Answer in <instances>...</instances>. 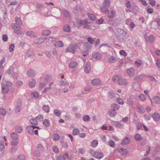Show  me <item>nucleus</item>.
<instances>
[{
	"instance_id": "obj_8",
	"label": "nucleus",
	"mask_w": 160,
	"mask_h": 160,
	"mask_svg": "<svg viewBox=\"0 0 160 160\" xmlns=\"http://www.w3.org/2000/svg\"><path fill=\"white\" fill-rule=\"evenodd\" d=\"M144 38L147 42H153L155 40L154 37L152 35H150L149 36L145 35Z\"/></svg>"
},
{
	"instance_id": "obj_29",
	"label": "nucleus",
	"mask_w": 160,
	"mask_h": 160,
	"mask_svg": "<svg viewBox=\"0 0 160 160\" xmlns=\"http://www.w3.org/2000/svg\"><path fill=\"white\" fill-rule=\"evenodd\" d=\"M127 152V150L125 148H121L119 150V153L123 155L126 154Z\"/></svg>"
},
{
	"instance_id": "obj_59",
	"label": "nucleus",
	"mask_w": 160,
	"mask_h": 160,
	"mask_svg": "<svg viewBox=\"0 0 160 160\" xmlns=\"http://www.w3.org/2000/svg\"><path fill=\"white\" fill-rule=\"evenodd\" d=\"M7 73L9 74H11L13 75L14 74V72H13V69L12 68H11L8 69L7 70Z\"/></svg>"
},
{
	"instance_id": "obj_64",
	"label": "nucleus",
	"mask_w": 160,
	"mask_h": 160,
	"mask_svg": "<svg viewBox=\"0 0 160 160\" xmlns=\"http://www.w3.org/2000/svg\"><path fill=\"white\" fill-rule=\"evenodd\" d=\"M6 111L4 109L0 108V113L3 116H5L6 114Z\"/></svg>"
},
{
	"instance_id": "obj_55",
	"label": "nucleus",
	"mask_w": 160,
	"mask_h": 160,
	"mask_svg": "<svg viewBox=\"0 0 160 160\" xmlns=\"http://www.w3.org/2000/svg\"><path fill=\"white\" fill-rule=\"evenodd\" d=\"M108 144L110 147L114 148L115 147V143L112 140H110L108 142Z\"/></svg>"
},
{
	"instance_id": "obj_38",
	"label": "nucleus",
	"mask_w": 160,
	"mask_h": 160,
	"mask_svg": "<svg viewBox=\"0 0 160 160\" xmlns=\"http://www.w3.org/2000/svg\"><path fill=\"white\" fill-rule=\"evenodd\" d=\"M52 138L54 141H57L59 140L60 138V136L58 134L55 133L52 135Z\"/></svg>"
},
{
	"instance_id": "obj_35",
	"label": "nucleus",
	"mask_w": 160,
	"mask_h": 160,
	"mask_svg": "<svg viewBox=\"0 0 160 160\" xmlns=\"http://www.w3.org/2000/svg\"><path fill=\"white\" fill-rule=\"evenodd\" d=\"M42 109L43 111L47 113H48L49 112L50 108L48 105H43L42 107Z\"/></svg>"
},
{
	"instance_id": "obj_20",
	"label": "nucleus",
	"mask_w": 160,
	"mask_h": 160,
	"mask_svg": "<svg viewBox=\"0 0 160 160\" xmlns=\"http://www.w3.org/2000/svg\"><path fill=\"white\" fill-rule=\"evenodd\" d=\"M108 114L111 117H114L116 115L117 112L113 109H110L109 111Z\"/></svg>"
},
{
	"instance_id": "obj_57",
	"label": "nucleus",
	"mask_w": 160,
	"mask_h": 160,
	"mask_svg": "<svg viewBox=\"0 0 160 160\" xmlns=\"http://www.w3.org/2000/svg\"><path fill=\"white\" fill-rule=\"evenodd\" d=\"M81 10L80 8L78 7H76L75 8L73 11L74 13L76 14H78L80 12V10Z\"/></svg>"
},
{
	"instance_id": "obj_33",
	"label": "nucleus",
	"mask_w": 160,
	"mask_h": 160,
	"mask_svg": "<svg viewBox=\"0 0 160 160\" xmlns=\"http://www.w3.org/2000/svg\"><path fill=\"white\" fill-rule=\"evenodd\" d=\"M53 113L56 116L59 117L61 116V112L60 110L57 109H55L54 110Z\"/></svg>"
},
{
	"instance_id": "obj_21",
	"label": "nucleus",
	"mask_w": 160,
	"mask_h": 160,
	"mask_svg": "<svg viewBox=\"0 0 160 160\" xmlns=\"http://www.w3.org/2000/svg\"><path fill=\"white\" fill-rule=\"evenodd\" d=\"M152 118L155 121H158L160 118V115L158 113H155L152 115Z\"/></svg>"
},
{
	"instance_id": "obj_56",
	"label": "nucleus",
	"mask_w": 160,
	"mask_h": 160,
	"mask_svg": "<svg viewBox=\"0 0 160 160\" xmlns=\"http://www.w3.org/2000/svg\"><path fill=\"white\" fill-rule=\"evenodd\" d=\"M55 46H57L59 47H62L63 46L62 42L60 41L57 42L55 45Z\"/></svg>"
},
{
	"instance_id": "obj_61",
	"label": "nucleus",
	"mask_w": 160,
	"mask_h": 160,
	"mask_svg": "<svg viewBox=\"0 0 160 160\" xmlns=\"http://www.w3.org/2000/svg\"><path fill=\"white\" fill-rule=\"evenodd\" d=\"M135 65L137 67H140L142 64V62L141 60L136 61L135 62Z\"/></svg>"
},
{
	"instance_id": "obj_7",
	"label": "nucleus",
	"mask_w": 160,
	"mask_h": 160,
	"mask_svg": "<svg viewBox=\"0 0 160 160\" xmlns=\"http://www.w3.org/2000/svg\"><path fill=\"white\" fill-rule=\"evenodd\" d=\"M35 128L40 129L38 126H27L26 128V129L28 133L31 135L33 134V130Z\"/></svg>"
},
{
	"instance_id": "obj_22",
	"label": "nucleus",
	"mask_w": 160,
	"mask_h": 160,
	"mask_svg": "<svg viewBox=\"0 0 160 160\" xmlns=\"http://www.w3.org/2000/svg\"><path fill=\"white\" fill-rule=\"evenodd\" d=\"M144 75L143 74H142L139 75H137L134 77V79L135 80L138 82H140L142 80L143 76H144Z\"/></svg>"
},
{
	"instance_id": "obj_19",
	"label": "nucleus",
	"mask_w": 160,
	"mask_h": 160,
	"mask_svg": "<svg viewBox=\"0 0 160 160\" xmlns=\"http://www.w3.org/2000/svg\"><path fill=\"white\" fill-rule=\"evenodd\" d=\"M92 57L93 58L97 59H100L102 57L100 53L98 52H94L92 54Z\"/></svg>"
},
{
	"instance_id": "obj_43",
	"label": "nucleus",
	"mask_w": 160,
	"mask_h": 160,
	"mask_svg": "<svg viewBox=\"0 0 160 160\" xmlns=\"http://www.w3.org/2000/svg\"><path fill=\"white\" fill-rule=\"evenodd\" d=\"M88 15L89 18L92 20L94 21L96 18L95 16L93 14L88 13Z\"/></svg>"
},
{
	"instance_id": "obj_16",
	"label": "nucleus",
	"mask_w": 160,
	"mask_h": 160,
	"mask_svg": "<svg viewBox=\"0 0 160 160\" xmlns=\"http://www.w3.org/2000/svg\"><path fill=\"white\" fill-rule=\"evenodd\" d=\"M130 142V139L129 138L127 137L125 138L123 140L122 142L121 143L122 145H127Z\"/></svg>"
},
{
	"instance_id": "obj_10",
	"label": "nucleus",
	"mask_w": 160,
	"mask_h": 160,
	"mask_svg": "<svg viewBox=\"0 0 160 160\" xmlns=\"http://www.w3.org/2000/svg\"><path fill=\"white\" fill-rule=\"evenodd\" d=\"M27 74L29 77H33L35 76L36 73L34 70L30 69L27 72Z\"/></svg>"
},
{
	"instance_id": "obj_30",
	"label": "nucleus",
	"mask_w": 160,
	"mask_h": 160,
	"mask_svg": "<svg viewBox=\"0 0 160 160\" xmlns=\"http://www.w3.org/2000/svg\"><path fill=\"white\" fill-rule=\"evenodd\" d=\"M138 111L141 113H143L145 112V109L142 106H139L137 108Z\"/></svg>"
},
{
	"instance_id": "obj_25",
	"label": "nucleus",
	"mask_w": 160,
	"mask_h": 160,
	"mask_svg": "<svg viewBox=\"0 0 160 160\" xmlns=\"http://www.w3.org/2000/svg\"><path fill=\"white\" fill-rule=\"evenodd\" d=\"M111 106L112 108L111 109L115 111L118 109L119 108V106L118 104L115 103H112Z\"/></svg>"
},
{
	"instance_id": "obj_63",
	"label": "nucleus",
	"mask_w": 160,
	"mask_h": 160,
	"mask_svg": "<svg viewBox=\"0 0 160 160\" xmlns=\"http://www.w3.org/2000/svg\"><path fill=\"white\" fill-rule=\"evenodd\" d=\"M61 146L64 148H67L68 147V145L66 142L62 141L61 142Z\"/></svg>"
},
{
	"instance_id": "obj_3",
	"label": "nucleus",
	"mask_w": 160,
	"mask_h": 160,
	"mask_svg": "<svg viewBox=\"0 0 160 160\" xmlns=\"http://www.w3.org/2000/svg\"><path fill=\"white\" fill-rule=\"evenodd\" d=\"M110 5L109 0H104L102 3V6L101 8V11L104 13H106L109 11L108 8Z\"/></svg>"
},
{
	"instance_id": "obj_54",
	"label": "nucleus",
	"mask_w": 160,
	"mask_h": 160,
	"mask_svg": "<svg viewBox=\"0 0 160 160\" xmlns=\"http://www.w3.org/2000/svg\"><path fill=\"white\" fill-rule=\"evenodd\" d=\"M16 131L18 133H21L22 131V127L20 126H17L16 127Z\"/></svg>"
},
{
	"instance_id": "obj_14",
	"label": "nucleus",
	"mask_w": 160,
	"mask_h": 160,
	"mask_svg": "<svg viewBox=\"0 0 160 160\" xmlns=\"http://www.w3.org/2000/svg\"><path fill=\"white\" fill-rule=\"evenodd\" d=\"M127 72L130 76H133L135 73V70L134 68H131L130 69H127Z\"/></svg>"
},
{
	"instance_id": "obj_58",
	"label": "nucleus",
	"mask_w": 160,
	"mask_h": 160,
	"mask_svg": "<svg viewBox=\"0 0 160 160\" xmlns=\"http://www.w3.org/2000/svg\"><path fill=\"white\" fill-rule=\"evenodd\" d=\"M139 99L142 101H144L146 100V96L143 94H141L139 96Z\"/></svg>"
},
{
	"instance_id": "obj_26",
	"label": "nucleus",
	"mask_w": 160,
	"mask_h": 160,
	"mask_svg": "<svg viewBox=\"0 0 160 160\" xmlns=\"http://www.w3.org/2000/svg\"><path fill=\"white\" fill-rule=\"evenodd\" d=\"M62 14L63 15L66 17H69L70 13L69 12L66 10H62L61 11Z\"/></svg>"
},
{
	"instance_id": "obj_2",
	"label": "nucleus",
	"mask_w": 160,
	"mask_h": 160,
	"mask_svg": "<svg viewBox=\"0 0 160 160\" xmlns=\"http://www.w3.org/2000/svg\"><path fill=\"white\" fill-rule=\"evenodd\" d=\"M89 152L94 157L100 159L104 156L103 153L101 151L98 150L95 151L93 149H91L89 150Z\"/></svg>"
},
{
	"instance_id": "obj_36",
	"label": "nucleus",
	"mask_w": 160,
	"mask_h": 160,
	"mask_svg": "<svg viewBox=\"0 0 160 160\" xmlns=\"http://www.w3.org/2000/svg\"><path fill=\"white\" fill-rule=\"evenodd\" d=\"M115 14V12L114 11H110L108 13V18H112L114 17Z\"/></svg>"
},
{
	"instance_id": "obj_45",
	"label": "nucleus",
	"mask_w": 160,
	"mask_h": 160,
	"mask_svg": "<svg viewBox=\"0 0 160 160\" xmlns=\"http://www.w3.org/2000/svg\"><path fill=\"white\" fill-rule=\"evenodd\" d=\"M82 120L84 122H88L90 120V117L88 115H85L82 118Z\"/></svg>"
},
{
	"instance_id": "obj_1",
	"label": "nucleus",
	"mask_w": 160,
	"mask_h": 160,
	"mask_svg": "<svg viewBox=\"0 0 160 160\" xmlns=\"http://www.w3.org/2000/svg\"><path fill=\"white\" fill-rule=\"evenodd\" d=\"M112 80L114 82H117L119 84L121 85L126 86L129 84V82L127 80L122 78V77L119 74L114 76Z\"/></svg>"
},
{
	"instance_id": "obj_31",
	"label": "nucleus",
	"mask_w": 160,
	"mask_h": 160,
	"mask_svg": "<svg viewBox=\"0 0 160 160\" xmlns=\"http://www.w3.org/2000/svg\"><path fill=\"white\" fill-rule=\"evenodd\" d=\"M26 34L27 36L30 37H35L36 36L35 32L32 31H27L26 32Z\"/></svg>"
},
{
	"instance_id": "obj_42",
	"label": "nucleus",
	"mask_w": 160,
	"mask_h": 160,
	"mask_svg": "<svg viewBox=\"0 0 160 160\" xmlns=\"http://www.w3.org/2000/svg\"><path fill=\"white\" fill-rule=\"evenodd\" d=\"M39 93L37 92H32L31 94V97L32 98H37L39 97Z\"/></svg>"
},
{
	"instance_id": "obj_52",
	"label": "nucleus",
	"mask_w": 160,
	"mask_h": 160,
	"mask_svg": "<svg viewBox=\"0 0 160 160\" xmlns=\"http://www.w3.org/2000/svg\"><path fill=\"white\" fill-rule=\"evenodd\" d=\"M135 138L137 141H140L141 139V136L140 134H137L135 135Z\"/></svg>"
},
{
	"instance_id": "obj_41",
	"label": "nucleus",
	"mask_w": 160,
	"mask_h": 160,
	"mask_svg": "<svg viewBox=\"0 0 160 160\" xmlns=\"http://www.w3.org/2000/svg\"><path fill=\"white\" fill-rule=\"evenodd\" d=\"M66 52H71L72 53H74L75 52V50L72 47H69L67 48L66 50Z\"/></svg>"
},
{
	"instance_id": "obj_44",
	"label": "nucleus",
	"mask_w": 160,
	"mask_h": 160,
	"mask_svg": "<svg viewBox=\"0 0 160 160\" xmlns=\"http://www.w3.org/2000/svg\"><path fill=\"white\" fill-rule=\"evenodd\" d=\"M30 122L31 124L33 125H37L38 124V121L36 118L35 119H31L30 120Z\"/></svg>"
},
{
	"instance_id": "obj_17",
	"label": "nucleus",
	"mask_w": 160,
	"mask_h": 160,
	"mask_svg": "<svg viewBox=\"0 0 160 160\" xmlns=\"http://www.w3.org/2000/svg\"><path fill=\"white\" fill-rule=\"evenodd\" d=\"M118 59L114 56H111L108 59V62L109 63H115L117 62Z\"/></svg>"
},
{
	"instance_id": "obj_50",
	"label": "nucleus",
	"mask_w": 160,
	"mask_h": 160,
	"mask_svg": "<svg viewBox=\"0 0 160 160\" xmlns=\"http://www.w3.org/2000/svg\"><path fill=\"white\" fill-rule=\"evenodd\" d=\"M87 41L89 42L90 44H93L94 43L95 38L91 37H88L87 38Z\"/></svg>"
},
{
	"instance_id": "obj_34",
	"label": "nucleus",
	"mask_w": 160,
	"mask_h": 160,
	"mask_svg": "<svg viewBox=\"0 0 160 160\" xmlns=\"http://www.w3.org/2000/svg\"><path fill=\"white\" fill-rule=\"evenodd\" d=\"M43 124L46 127H49L50 125V122L49 120L47 119H45L43 121Z\"/></svg>"
},
{
	"instance_id": "obj_60",
	"label": "nucleus",
	"mask_w": 160,
	"mask_h": 160,
	"mask_svg": "<svg viewBox=\"0 0 160 160\" xmlns=\"http://www.w3.org/2000/svg\"><path fill=\"white\" fill-rule=\"evenodd\" d=\"M147 78L148 79V80L152 81H156V79L154 77H153L151 75H149L147 77Z\"/></svg>"
},
{
	"instance_id": "obj_46",
	"label": "nucleus",
	"mask_w": 160,
	"mask_h": 160,
	"mask_svg": "<svg viewBox=\"0 0 160 160\" xmlns=\"http://www.w3.org/2000/svg\"><path fill=\"white\" fill-rule=\"evenodd\" d=\"M33 54V50L29 49L27 52V55L28 57H29Z\"/></svg>"
},
{
	"instance_id": "obj_62",
	"label": "nucleus",
	"mask_w": 160,
	"mask_h": 160,
	"mask_svg": "<svg viewBox=\"0 0 160 160\" xmlns=\"http://www.w3.org/2000/svg\"><path fill=\"white\" fill-rule=\"evenodd\" d=\"M52 150L56 153H58L59 152V149L56 146H53L52 147Z\"/></svg>"
},
{
	"instance_id": "obj_51",
	"label": "nucleus",
	"mask_w": 160,
	"mask_h": 160,
	"mask_svg": "<svg viewBox=\"0 0 160 160\" xmlns=\"http://www.w3.org/2000/svg\"><path fill=\"white\" fill-rule=\"evenodd\" d=\"M117 102L119 104L123 105L124 103V101L120 98H118L117 99Z\"/></svg>"
},
{
	"instance_id": "obj_23",
	"label": "nucleus",
	"mask_w": 160,
	"mask_h": 160,
	"mask_svg": "<svg viewBox=\"0 0 160 160\" xmlns=\"http://www.w3.org/2000/svg\"><path fill=\"white\" fill-rule=\"evenodd\" d=\"M11 137L13 140H18V136L16 133L12 132L11 135Z\"/></svg>"
},
{
	"instance_id": "obj_11",
	"label": "nucleus",
	"mask_w": 160,
	"mask_h": 160,
	"mask_svg": "<svg viewBox=\"0 0 160 160\" xmlns=\"http://www.w3.org/2000/svg\"><path fill=\"white\" fill-rule=\"evenodd\" d=\"M84 70L85 72L87 73L90 72L91 70L90 63L89 62H87L84 68Z\"/></svg>"
},
{
	"instance_id": "obj_13",
	"label": "nucleus",
	"mask_w": 160,
	"mask_h": 160,
	"mask_svg": "<svg viewBox=\"0 0 160 160\" xmlns=\"http://www.w3.org/2000/svg\"><path fill=\"white\" fill-rule=\"evenodd\" d=\"M46 39V38L42 39L36 38L34 40V42L35 44L40 45L44 42Z\"/></svg>"
},
{
	"instance_id": "obj_37",
	"label": "nucleus",
	"mask_w": 160,
	"mask_h": 160,
	"mask_svg": "<svg viewBox=\"0 0 160 160\" xmlns=\"http://www.w3.org/2000/svg\"><path fill=\"white\" fill-rule=\"evenodd\" d=\"M51 32L49 30H43L42 32V35L43 36L48 35L50 34Z\"/></svg>"
},
{
	"instance_id": "obj_18",
	"label": "nucleus",
	"mask_w": 160,
	"mask_h": 160,
	"mask_svg": "<svg viewBox=\"0 0 160 160\" xmlns=\"http://www.w3.org/2000/svg\"><path fill=\"white\" fill-rule=\"evenodd\" d=\"M101 81L98 79H94L92 80L91 82V83L93 85H96L98 84H100L101 83Z\"/></svg>"
},
{
	"instance_id": "obj_12",
	"label": "nucleus",
	"mask_w": 160,
	"mask_h": 160,
	"mask_svg": "<svg viewBox=\"0 0 160 160\" xmlns=\"http://www.w3.org/2000/svg\"><path fill=\"white\" fill-rule=\"evenodd\" d=\"M36 83V81L33 79L30 80L28 82L29 86L31 88H33L35 86Z\"/></svg>"
},
{
	"instance_id": "obj_28",
	"label": "nucleus",
	"mask_w": 160,
	"mask_h": 160,
	"mask_svg": "<svg viewBox=\"0 0 160 160\" xmlns=\"http://www.w3.org/2000/svg\"><path fill=\"white\" fill-rule=\"evenodd\" d=\"M60 85L62 86L67 87L69 85L68 82L66 81H64L62 80H61L60 81Z\"/></svg>"
},
{
	"instance_id": "obj_49",
	"label": "nucleus",
	"mask_w": 160,
	"mask_h": 160,
	"mask_svg": "<svg viewBox=\"0 0 160 160\" xmlns=\"http://www.w3.org/2000/svg\"><path fill=\"white\" fill-rule=\"evenodd\" d=\"M127 102L129 105H132L133 104V101L132 99L128 98L127 99Z\"/></svg>"
},
{
	"instance_id": "obj_6",
	"label": "nucleus",
	"mask_w": 160,
	"mask_h": 160,
	"mask_svg": "<svg viewBox=\"0 0 160 160\" xmlns=\"http://www.w3.org/2000/svg\"><path fill=\"white\" fill-rule=\"evenodd\" d=\"M11 83L8 82L4 84L2 88V92L4 94H7L9 91V87L11 86Z\"/></svg>"
},
{
	"instance_id": "obj_47",
	"label": "nucleus",
	"mask_w": 160,
	"mask_h": 160,
	"mask_svg": "<svg viewBox=\"0 0 160 160\" xmlns=\"http://www.w3.org/2000/svg\"><path fill=\"white\" fill-rule=\"evenodd\" d=\"M26 157L24 155L22 154L19 156L16 160H25Z\"/></svg>"
},
{
	"instance_id": "obj_27",
	"label": "nucleus",
	"mask_w": 160,
	"mask_h": 160,
	"mask_svg": "<svg viewBox=\"0 0 160 160\" xmlns=\"http://www.w3.org/2000/svg\"><path fill=\"white\" fill-rule=\"evenodd\" d=\"M64 31L69 32L71 31L70 26L67 24L64 25L63 28Z\"/></svg>"
},
{
	"instance_id": "obj_48",
	"label": "nucleus",
	"mask_w": 160,
	"mask_h": 160,
	"mask_svg": "<svg viewBox=\"0 0 160 160\" xmlns=\"http://www.w3.org/2000/svg\"><path fill=\"white\" fill-rule=\"evenodd\" d=\"M153 100L156 103L158 104L160 103V97L156 96L153 98Z\"/></svg>"
},
{
	"instance_id": "obj_24",
	"label": "nucleus",
	"mask_w": 160,
	"mask_h": 160,
	"mask_svg": "<svg viewBox=\"0 0 160 160\" xmlns=\"http://www.w3.org/2000/svg\"><path fill=\"white\" fill-rule=\"evenodd\" d=\"M37 149L38 151L42 152L44 151V148L43 146L40 144H38L37 146Z\"/></svg>"
},
{
	"instance_id": "obj_53",
	"label": "nucleus",
	"mask_w": 160,
	"mask_h": 160,
	"mask_svg": "<svg viewBox=\"0 0 160 160\" xmlns=\"http://www.w3.org/2000/svg\"><path fill=\"white\" fill-rule=\"evenodd\" d=\"M108 97L112 99L114 98L115 94L112 91H109L108 92Z\"/></svg>"
},
{
	"instance_id": "obj_4",
	"label": "nucleus",
	"mask_w": 160,
	"mask_h": 160,
	"mask_svg": "<svg viewBox=\"0 0 160 160\" xmlns=\"http://www.w3.org/2000/svg\"><path fill=\"white\" fill-rule=\"evenodd\" d=\"M118 32L119 33V34L117 36V39L121 42H123L126 32L121 29H118Z\"/></svg>"
},
{
	"instance_id": "obj_15",
	"label": "nucleus",
	"mask_w": 160,
	"mask_h": 160,
	"mask_svg": "<svg viewBox=\"0 0 160 160\" xmlns=\"http://www.w3.org/2000/svg\"><path fill=\"white\" fill-rule=\"evenodd\" d=\"M83 47L84 49H86L87 51L90 50L92 48V47L91 44L88 42L85 43L84 44Z\"/></svg>"
},
{
	"instance_id": "obj_39",
	"label": "nucleus",
	"mask_w": 160,
	"mask_h": 160,
	"mask_svg": "<svg viewBox=\"0 0 160 160\" xmlns=\"http://www.w3.org/2000/svg\"><path fill=\"white\" fill-rule=\"evenodd\" d=\"M80 133V130L78 128H74L72 132V134L73 135H78Z\"/></svg>"
},
{
	"instance_id": "obj_32",
	"label": "nucleus",
	"mask_w": 160,
	"mask_h": 160,
	"mask_svg": "<svg viewBox=\"0 0 160 160\" xmlns=\"http://www.w3.org/2000/svg\"><path fill=\"white\" fill-rule=\"evenodd\" d=\"M98 142L97 140H93L91 143V146L93 148L96 147L98 145Z\"/></svg>"
},
{
	"instance_id": "obj_40",
	"label": "nucleus",
	"mask_w": 160,
	"mask_h": 160,
	"mask_svg": "<svg viewBox=\"0 0 160 160\" xmlns=\"http://www.w3.org/2000/svg\"><path fill=\"white\" fill-rule=\"evenodd\" d=\"M77 65V62L75 61H73L70 63L69 65L70 68H72L75 67Z\"/></svg>"
},
{
	"instance_id": "obj_5",
	"label": "nucleus",
	"mask_w": 160,
	"mask_h": 160,
	"mask_svg": "<svg viewBox=\"0 0 160 160\" xmlns=\"http://www.w3.org/2000/svg\"><path fill=\"white\" fill-rule=\"evenodd\" d=\"M21 24H19L17 23H12L11 25V27L14 30V32L17 34H19L21 33V28L20 25Z\"/></svg>"
},
{
	"instance_id": "obj_9",
	"label": "nucleus",
	"mask_w": 160,
	"mask_h": 160,
	"mask_svg": "<svg viewBox=\"0 0 160 160\" xmlns=\"http://www.w3.org/2000/svg\"><path fill=\"white\" fill-rule=\"evenodd\" d=\"M112 124L115 127L122 128L123 127L124 125L121 122L118 121H112L111 122Z\"/></svg>"
}]
</instances>
